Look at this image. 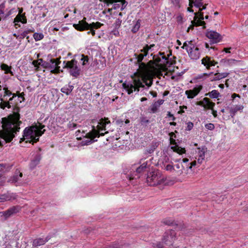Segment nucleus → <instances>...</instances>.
I'll list each match as a JSON object with an SVG mask.
<instances>
[{
    "label": "nucleus",
    "mask_w": 248,
    "mask_h": 248,
    "mask_svg": "<svg viewBox=\"0 0 248 248\" xmlns=\"http://www.w3.org/2000/svg\"><path fill=\"white\" fill-rule=\"evenodd\" d=\"M104 2L108 5L113 4V9L116 10L120 8L123 11L126 6L127 2L125 0H104Z\"/></svg>",
    "instance_id": "obj_11"
},
{
    "label": "nucleus",
    "mask_w": 248,
    "mask_h": 248,
    "mask_svg": "<svg viewBox=\"0 0 248 248\" xmlns=\"http://www.w3.org/2000/svg\"><path fill=\"white\" fill-rule=\"evenodd\" d=\"M202 88V85H197L192 90H186L185 92V94L188 98L192 99L199 94Z\"/></svg>",
    "instance_id": "obj_13"
},
{
    "label": "nucleus",
    "mask_w": 248,
    "mask_h": 248,
    "mask_svg": "<svg viewBox=\"0 0 248 248\" xmlns=\"http://www.w3.org/2000/svg\"><path fill=\"white\" fill-rule=\"evenodd\" d=\"M206 36L212 40V43H217L220 42L221 40L220 34L216 31H207Z\"/></svg>",
    "instance_id": "obj_15"
},
{
    "label": "nucleus",
    "mask_w": 248,
    "mask_h": 248,
    "mask_svg": "<svg viewBox=\"0 0 248 248\" xmlns=\"http://www.w3.org/2000/svg\"><path fill=\"white\" fill-rule=\"evenodd\" d=\"M182 163H184V166H186V165H187L189 163V159L187 158H183L182 160Z\"/></svg>",
    "instance_id": "obj_51"
},
{
    "label": "nucleus",
    "mask_w": 248,
    "mask_h": 248,
    "mask_svg": "<svg viewBox=\"0 0 248 248\" xmlns=\"http://www.w3.org/2000/svg\"><path fill=\"white\" fill-rule=\"evenodd\" d=\"M122 85L128 94H131L134 91L139 92L140 88L144 87V85L140 79H134L132 82L124 83Z\"/></svg>",
    "instance_id": "obj_6"
},
{
    "label": "nucleus",
    "mask_w": 248,
    "mask_h": 248,
    "mask_svg": "<svg viewBox=\"0 0 248 248\" xmlns=\"http://www.w3.org/2000/svg\"><path fill=\"white\" fill-rule=\"evenodd\" d=\"M205 102L204 101V98L202 101H200L197 102V105L202 106L204 108L205 107Z\"/></svg>",
    "instance_id": "obj_55"
},
{
    "label": "nucleus",
    "mask_w": 248,
    "mask_h": 248,
    "mask_svg": "<svg viewBox=\"0 0 248 248\" xmlns=\"http://www.w3.org/2000/svg\"><path fill=\"white\" fill-rule=\"evenodd\" d=\"M32 64L34 65L35 67H36V69L37 70H38V68L39 67L40 65L42 66L43 67H45V64L43 63H40V62L39 63L38 60H34L32 62Z\"/></svg>",
    "instance_id": "obj_42"
},
{
    "label": "nucleus",
    "mask_w": 248,
    "mask_h": 248,
    "mask_svg": "<svg viewBox=\"0 0 248 248\" xmlns=\"http://www.w3.org/2000/svg\"><path fill=\"white\" fill-rule=\"evenodd\" d=\"M213 73H211L210 74H207V73H202L200 75H197L196 77H195V79H200L204 78H206L208 77L211 74Z\"/></svg>",
    "instance_id": "obj_41"
},
{
    "label": "nucleus",
    "mask_w": 248,
    "mask_h": 248,
    "mask_svg": "<svg viewBox=\"0 0 248 248\" xmlns=\"http://www.w3.org/2000/svg\"><path fill=\"white\" fill-rule=\"evenodd\" d=\"M140 27V20L139 19L137 21H136V23L135 24V25H134L131 30V31L134 33H136L139 30Z\"/></svg>",
    "instance_id": "obj_35"
},
{
    "label": "nucleus",
    "mask_w": 248,
    "mask_h": 248,
    "mask_svg": "<svg viewBox=\"0 0 248 248\" xmlns=\"http://www.w3.org/2000/svg\"><path fill=\"white\" fill-rule=\"evenodd\" d=\"M139 64V69L138 72L140 76L145 75L148 70L147 65L143 62L138 63Z\"/></svg>",
    "instance_id": "obj_23"
},
{
    "label": "nucleus",
    "mask_w": 248,
    "mask_h": 248,
    "mask_svg": "<svg viewBox=\"0 0 248 248\" xmlns=\"http://www.w3.org/2000/svg\"><path fill=\"white\" fill-rule=\"evenodd\" d=\"M174 167L176 168V169L178 170H176V173H177L178 175H181L183 173V170H185V168H186V166H185L184 165H183L182 162L175 164Z\"/></svg>",
    "instance_id": "obj_31"
},
{
    "label": "nucleus",
    "mask_w": 248,
    "mask_h": 248,
    "mask_svg": "<svg viewBox=\"0 0 248 248\" xmlns=\"http://www.w3.org/2000/svg\"><path fill=\"white\" fill-rule=\"evenodd\" d=\"M77 126V124L72 123L69 124V127L70 128L74 129Z\"/></svg>",
    "instance_id": "obj_54"
},
{
    "label": "nucleus",
    "mask_w": 248,
    "mask_h": 248,
    "mask_svg": "<svg viewBox=\"0 0 248 248\" xmlns=\"http://www.w3.org/2000/svg\"><path fill=\"white\" fill-rule=\"evenodd\" d=\"M225 109L229 111L231 116L233 118L238 111L243 109V106L242 105H235L230 107H227Z\"/></svg>",
    "instance_id": "obj_20"
},
{
    "label": "nucleus",
    "mask_w": 248,
    "mask_h": 248,
    "mask_svg": "<svg viewBox=\"0 0 248 248\" xmlns=\"http://www.w3.org/2000/svg\"><path fill=\"white\" fill-rule=\"evenodd\" d=\"M154 150H155V147H152V148L151 147L148 150H147L146 152L149 154H152V153L154 152Z\"/></svg>",
    "instance_id": "obj_60"
},
{
    "label": "nucleus",
    "mask_w": 248,
    "mask_h": 248,
    "mask_svg": "<svg viewBox=\"0 0 248 248\" xmlns=\"http://www.w3.org/2000/svg\"><path fill=\"white\" fill-rule=\"evenodd\" d=\"M1 202L5 201H12L16 199L17 195L16 194L10 192H7L3 194H0Z\"/></svg>",
    "instance_id": "obj_21"
},
{
    "label": "nucleus",
    "mask_w": 248,
    "mask_h": 248,
    "mask_svg": "<svg viewBox=\"0 0 248 248\" xmlns=\"http://www.w3.org/2000/svg\"><path fill=\"white\" fill-rule=\"evenodd\" d=\"M90 31H88L87 33L89 34L91 33L93 36H94L95 34V31L93 29H90Z\"/></svg>",
    "instance_id": "obj_59"
},
{
    "label": "nucleus",
    "mask_w": 248,
    "mask_h": 248,
    "mask_svg": "<svg viewBox=\"0 0 248 248\" xmlns=\"http://www.w3.org/2000/svg\"><path fill=\"white\" fill-rule=\"evenodd\" d=\"M25 93L17 91L13 93L6 86L0 85V108L3 109L12 108L13 113L1 119L2 129L0 130V146L12 141L15 134L20 129V108L18 104L24 101Z\"/></svg>",
    "instance_id": "obj_1"
},
{
    "label": "nucleus",
    "mask_w": 248,
    "mask_h": 248,
    "mask_svg": "<svg viewBox=\"0 0 248 248\" xmlns=\"http://www.w3.org/2000/svg\"><path fill=\"white\" fill-rule=\"evenodd\" d=\"M208 5V4H203L202 3V8L200 7L199 8V11L198 12H196L194 13V15H195V19L197 18V15H201V14H202L203 15V13L202 12V11L203 10H205L206 8V6Z\"/></svg>",
    "instance_id": "obj_39"
},
{
    "label": "nucleus",
    "mask_w": 248,
    "mask_h": 248,
    "mask_svg": "<svg viewBox=\"0 0 248 248\" xmlns=\"http://www.w3.org/2000/svg\"><path fill=\"white\" fill-rule=\"evenodd\" d=\"M20 210L21 207L20 206H13L5 211L0 212V217H3L4 219L6 220L11 217L19 212Z\"/></svg>",
    "instance_id": "obj_9"
},
{
    "label": "nucleus",
    "mask_w": 248,
    "mask_h": 248,
    "mask_svg": "<svg viewBox=\"0 0 248 248\" xmlns=\"http://www.w3.org/2000/svg\"><path fill=\"white\" fill-rule=\"evenodd\" d=\"M167 116L168 117H170L171 118V119L173 121H175L176 120V118L174 116V115L171 114L170 112H168V113H167Z\"/></svg>",
    "instance_id": "obj_53"
},
{
    "label": "nucleus",
    "mask_w": 248,
    "mask_h": 248,
    "mask_svg": "<svg viewBox=\"0 0 248 248\" xmlns=\"http://www.w3.org/2000/svg\"><path fill=\"white\" fill-rule=\"evenodd\" d=\"M21 22L23 24H26L27 22V19L25 16V13L23 14V15H17L14 18V22Z\"/></svg>",
    "instance_id": "obj_27"
},
{
    "label": "nucleus",
    "mask_w": 248,
    "mask_h": 248,
    "mask_svg": "<svg viewBox=\"0 0 248 248\" xmlns=\"http://www.w3.org/2000/svg\"><path fill=\"white\" fill-rule=\"evenodd\" d=\"M140 54H138L137 53L134 54V56L137 60V62H141L144 57L146 56L148 54L147 52L146 51H140Z\"/></svg>",
    "instance_id": "obj_30"
},
{
    "label": "nucleus",
    "mask_w": 248,
    "mask_h": 248,
    "mask_svg": "<svg viewBox=\"0 0 248 248\" xmlns=\"http://www.w3.org/2000/svg\"><path fill=\"white\" fill-rule=\"evenodd\" d=\"M236 97L240 98V96L238 94H236L235 93H233V94H232V100L235 99Z\"/></svg>",
    "instance_id": "obj_62"
},
{
    "label": "nucleus",
    "mask_w": 248,
    "mask_h": 248,
    "mask_svg": "<svg viewBox=\"0 0 248 248\" xmlns=\"http://www.w3.org/2000/svg\"><path fill=\"white\" fill-rule=\"evenodd\" d=\"M170 144L171 145H174L175 146L177 145L176 141L173 138H170Z\"/></svg>",
    "instance_id": "obj_58"
},
{
    "label": "nucleus",
    "mask_w": 248,
    "mask_h": 248,
    "mask_svg": "<svg viewBox=\"0 0 248 248\" xmlns=\"http://www.w3.org/2000/svg\"><path fill=\"white\" fill-rule=\"evenodd\" d=\"M82 62V65H85L88 63L89 62V57L87 55H85L84 54L81 55V58L80 59Z\"/></svg>",
    "instance_id": "obj_40"
},
{
    "label": "nucleus",
    "mask_w": 248,
    "mask_h": 248,
    "mask_svg": "<svg viewBox=\"0 0 248 248\" xmlns=\"http://www.w3.org/2000/svg\"><path fill=\"white\" fill-rule=\"evenodd\" d=\"M45 127V125L39 123L38 125H35L26 128L23 132V138L20 139V142L25 140H27L26 142L36 143L39 140V137L42 136L46 131L45 129L42 130Z\"/></svg>",
    "instance_id": "obj_2"
},
{
    "label": "nucleus",
    "mask_w": 248,
    "mask_h": 248,
    "mask_svg": "<svg viewBox=\"0 0 248 248\" xmlns=\"http://www.w3.org/2000/svg\"><path fill=\"white\" fill-rule=\"evenodd\" d=\"M205 127L209 130H213L215 128V125L212 123H208L205 124Z\"/></svg>",
    "instance_id": "obj_45"
},
{
    "label": "nucleus",
    "mask_w": 248,
    "mask_h": 248,
    "mask_svg": "<svg viewBox=\"0 0 248 248\" xmlns=\"http://www.w3.org/2000/svg\"><path fill=\"white\" fill-rule=\"evenodd\" d=\"M186 50L191 59L196 60L200 58L201 53L200 49L197 46L192 48V49H188V48H186Z\"/></svg>",
    "instance_id": "obj_17"
},
{
    "label": "nucleus",
    "mask_w": 248,
    "mask_h": 248,
    "mask_svg": "<svg viewBox=\"0 0 248 248\" xmlns=\"http://www.w3.org/2000/svg\"><path fill=\"white\" fill-rule=\"evenodd\" d=\"M204 101L205 102V109H212L215 106V104L211 101L207 97L204 98Z\"/></svg>",
    "instance_id": "obj_29"
},
{
    "label": "nucleus",
    "mask_w": 248,
    "mask_h": 248,
    "mask_svg": "<svg viewBox=\"0 0 248 248\" xmlns=\"http://www.w3.org/2000/svg\"><path fill=\"white\" fill-rule=\"evenodd\" d=\"M147 162H143L140 166L138 167L136 169V174L134 176H131L129 177V179L133 180L134 179L139 178L140 176L139 175V174L146 171L147 169Z\"/></svg>",
    "instance_id": "obj_18"
},
{
    "label": "nucleus",
    "mask_w": 248,
    "mask_h": 248,
    "mask_svg": "<svg viewBox=\"0 0 248 248\" xmlns=\"http://www.w3.org/2000/svg\"><path fill=\"white\" fill-rule=\"evenodd\" d=\"M33 37L36 41H38L43 39L44 36L42 33L35 32L33 35Z\"/></svg>",
    "instance_id": "obj_38"
},
{
    "label": "nucleus",
    "mask_w": 248,
    "mask_h": 248,
    "mask_svg": "<svg viewBox=\"0 0 248 248\" xmlns=\"http://www.w3.org/2000/svg\"><path fill=\"white\" fill-rule=\"evenodd\" d=\"M202 64H203L207 69L209 70L211 66H215L217 64V62L215 61L212 57L206 56L203 57L202 60Z\"/></svg>",
    "instance_id": "obj_14"
},
{
    "label": "nucleus",
    "mask_w": 248,
    "mask_h": 248,
    "mask_svg": "<svg viewBox=\"0 0 248 248\" xmlns=\"http://www.w3.org/2000/svg\"><path fill=\"white\" fill-rule=\"evenodd\" d=\"M1 69L5 71V73L6 74H11L12 76H13V73L11 71V67L9 66L8 65L5 63H2L0 65Z\"/></svg>",
    "instance_id": "obj_34"
},
{
    "label": "nucleus",
    "mask_w": 248,
    "mask_h": 248,
    "mask_svg": "<svg viewBox=\"0 0 248 248\" xmlns=\"http://www.w3.org/2000/svg\"><path fill=\"white\" fill-rule=\"evenodd\" d=\"M110 123V121L108 118H105L104 119L102 118L99 120L98 125L96 126V128L94 126H93L92 130L88 133H86L85 135H83L82 137L89 139V142H94L95 141L94 140V138L104 136L105 134L108 133V131L105 132V133L101 132L102 131L106 130L107 124ZM82 133L83 134H85V132L84 131H82Z\"/></svg>",
    "instance_id": "obj_3"
},
{
    "label": "nucleus",
    "mask_w": 248,
    "mask_h": 248,
    "mask_svg": "<svg viewBox=\"0 0 248 248\" xmlns=\"http://www.w3.org/2000/svg\"><path fill=\"white\" fill-rule=\"evenodd\" d=\"M205 95L206 96H208L211 98H217L219 96L220 93L217 90H214L211 92L205 93Z\"/></svg>",
    "instance_id": "obj_32"
},
{
    "label": "nucleus",
    "mask_w": 248,
    "mask_h": 248,
    "mask_svg": "<svg viewBox=\"0 0 248 248\" xmlns=\"http://www.w3.org/2000/svg\"><path fill=\"white\" fill-rule=\"evenodd\" d=\"M172 55V51L169 50V53L167 56L165 55L164 52H159L158 55H154L153 60L156 65H161L165 67H170L171 65L175 63V61L171 60L170 57Z\"/></svg>",
    "instance_id": "obj_4"
},
{
    "label": "nucleus",
    "mask_w": 248,
    "mask_h": 248,
    "mask_svg": "<svg viewBox=\"0 0 248 248\" xmlns=\"http://www.w3.org/2000/svg\"><path fill=\"white\" fill-rule=\"evenodd\" d=\"M153 247L154 248H163V244L161 242H157L156 243L153 244Z\"/></svg>",
    "instance_id": "obj_47"
},
{
    "label": "nucleus",
    "mask_w": 248,
    "mask_h": 248,
    "mask_svg": "<svg viewBox=\"0 0 248 248\" xmlns=\"http://www.w3.org/2000/svg\"><path fill=\"white\" fill-rule=\"evenodd\" d=\"M146 181L151 186L160 185L164 182V177L158 170H154L148 173Z\"/></svg>",
    "instance_id": "obj_5"
},
{
    "label": "nucleus",
    "mask_w": 248,
    "mask_h": 248,
    "mask_svg": "<svg viewBox=\"0 0 248 248\" xmlns=\"http://www.w3.org/2000/svg\"><path fill=\"white\" fill-rule=\"evenodd\" d=\"M150 93L154 97H155L157 96V93L154 91H150Z\"/></svg>",
    "instance_id": "obj_63"
},
{
    "label": "nucleus",
    "mask_w": 248,
    "mask_h": 248,
    "mask_svg": "<svg viewBox=\"0 0 248 248\" xmlns=\"http://www.w3.org/2000/svg\"><path fill=\"white\" fill-rule=\"evenodd\" d=\"M77 61L75 60H72L70 61H68L63 68H69V73L73 77H77L80 74V69L77 66Z\"/></svg>",
    "instance_id": "obj_7"
},
{
    "label": "nucleus",
    "mask_w": 248,
    "mask_h": 248,
    "mask_svg": "<svg viewBox=\"0 0 248 248\" xmlns=\"http://www.w3.org/2000/svg\"><path fill=\"white\" fill-rule=\"evenodd\" d=\"M166 170L168 171H172V170H174V166L170 165V164H168L166 167H165Z\"/></svg>",
    "instance_id": "obj_49"
},
{
    "label": "nucleus",
    "mask_w": 248,
    "mask_h": 248,
    "mask_svg": "<svg viewBox=\"0 0 248 248\" xmlns=\"http://www.w3.org/2000/svg\"><path fill=\"white\" fill-rule=\"evenodd\" d=\"M88 23L86 21V18L84 17L82 20L79 21L78 24L73 25L75 29L78 31H83L89 30Z\"/></svg>",
    "instance_id": "obj_16"
},
{
    "label": "nucleus",
    "mask_w": 248,
    "mask_h": 248,
    "mask_svg": "<svg viewBox=\"0 0 248 248\" xmlns=\"http://www.w3.org/2000/svg\"><path fill=\"white\" fill-rule=\"evenodd\" d=\"M158 107H159V106L158 105H157L155 103H154L152 106L151 111L153 113L156 112L158 109Z\"/></svg>",
    "instance_id": "obj_48"
},
{
    "label": "nucleus",
    "mask_w": 248,
    "mask_h": 248,
    "mask_svg": "<svg viewBox=\"0 0 248 248\" xmlns=\"http://www.w3.org/2000/svg\"><path fill=\"white\" fill-rule=\"evenodd\" d=\"M41 159V156L40 154H37L33 159H32L30 164V168L31 169H33L36 166L39 164Z\"/></svg>",
    "instance_id": "obj_24"
},
{
    "label": "nucleus",
    "mask_w": 248,
    "mask_h": 248,
    "mask_svg": "<svg viewBox=\"0 0 248 248\" xmlns=\"http://www.w3.org/2000/svg\"><path fill=\"white\" fill-rule=\"evenodd\" d=\"M48 240L47 238L44 239L42 238H38L35 239L33 241L32 246L34 247H37L44 245Z\"/></svg>",
    "instance_id": "obj_26"
},
{
    "label": "nucleus",
    "mask_w": 248,
    "mask_h": 248,
    "mask_svg": "<svg viewBox=\"0 0 248 248\" xmlns=\"http://www.w3.org/2000/svg\"><path fill=\"white\" fill-rule=\"evenodd\" d=\"M162 222L165 225L169 226L173 225L174 224V220L170 217L164 218Z\"/></svg>",
    "instance_id": "obj_37"
},
{
    "label": "nucleus",
    "mask_w": 248,
    "mask_h": 248,
    "mask_svg": "<svg viewBox=\"0 0 248 248\" xmlns=\"http://www.w3.org/2000/svg\"><path fill=\"white\" fill-rule=\"evenodd\" d=\"M182 48H183V49L185 48L186 49V48H188V44L186 42H185L183 44V46L182 47Z\"/></svg>",
    "instance_id": "obj_64"
},
{
    "label": "nucleus",
    "mask_w": 248,
    "mask_h": 248,
    "mask_svg": "<svg viewBox=\"0 0 248 248\" xmlns=\"http://www.w3.org/2000/svg\"><path fill=\"white\" fill-rule=\"evenodd\" d=\"M212 114L214 116V117H216L217 116V111L215 110L214 108L211 109Z\"/></svg>",
    "instance_id": "obj_61"
},
{
    "label": "nucleus",
    "mask_w": 248,
    "mask_h": 248,
    "mask_svg": "<svg viewBox=\"0 0 248 248\" xmlns=\"http://www.w3.org/2000/svg\"><path fill=\"white\" fill-rule=\"evenodd\" d=\"M229 73L227 72L224 73H216L214 74V77L210 78L211 81H217L219 80L222 78L227 77L229 75Z\"/></svg>",
    "instance_id": "obj_25"
},
{
    "label": "nucleus",
    "mask_w": 248,
    "mask_h": 248,
    "mask_svg": "<svg viewBox=\"0 0 248 248\" xmlns=\"http://www.w3.org/2000/svg\"><path fill=\"white\" fill-rule=\"evenodd\" d=\"M171 149L173 150L174 152L179 154V155H182L186 153L185 148H181V147H179L178 145L172 146L171 147Z\"/></svg>",
    "instance_id": "obj_33"
},
{
    "label": "nucleus",
    "mask_w": 248,
    "mask_h": 248,
    "mask_svg": "<svg viewBox=\"0 0 248 248\" xmlns=\"http://www.w3.org/2000/svg\"><path fill=\"white\" fill-rule=\"evenodd\" d=\"M27 32L24 31L22 33L20 34L19 35V39H24L27 35Z\"/></svg>",
    "instance_id": "obj_52"
},
{
    "label": "nucleus",
    "mask_w": 248,
    "mask_h": 248,
    "mask_svg": "<svg viewBox=\"0 0 248 248\" xmlns=\"http://www.w3.org/2000/svg\"><path fill=\"white\" fill-rule=\"evenodd\" d=\"M188 49H192V48H194L196 47V46L193 44V42L192 41L188 42Z\"/></svg>",
    "instance_id": "obj_50"
},
{
    "label": "nucleus",
    "mask_w": 248,
    "mask_h": 248,
    "mask_svg": "<svg viewBox=\"0 0 248 248\" xmlns=\"http://www.w3.org/2000/svg\"><path fill=\"white\" fill-rule=\"evenodd\" d=\"M187 126L186 128V130L190 131L193 127L194 124L191 122H188L186 123Z\"/></svg>",
    "instance_id": "obj_46"
},
{
    "label": "nucleus",
    "mask_w": 248,
    "mask_h": 248,
    "mask_svg": "<svg viewBox=\"0 0 248 248\" xmlns=\"http://www.w3.org/2000/svg\"><path fill=\"white\" fill-rule=\"evenodd\" d=\"M88 26H89V29H97L100 28L102 25H103V24L99 22H96L95 23L93 22L92 23L89 24L88 23Z\"/></svg>",
    "instance_id": "obj_36"
},
{
    "label": "nucleus",
    "mask_w": 248,
    "mask_h": 248,
    "mask_svg": "<svg viewBox=\"0 0 248 248\" xmlns=\"http://www.w3.org/2000/svg\"><path fill=\"white\" fill-rule=\"evenodd\" d=\"M204 19L203 15L202 14L197 15V18L195 19V16H194V20L195 23V26H203V29H205V23L203 20Z\"/></svg>",
    "instance_id": "obj_22"
},
{
    "label": "nucleus",
    "mask_w": 248,
    "mask_h": 248,
    "mask_svg": "<svg viewBox=\"0 0 248 248\" xmlns=\"http://www.w3.org/2000/svg\"><path fill=\"white\" fill-rule=\"evenodd\" d=\"M25 32H27V34H29L31 32H34V30L33 28H30V29H27V30H26L25 31H24Z\"/></svg>",
    "instance_id": "obj_56"
},
{
    "label": "nucleus",
    "mask_w": 248,
    "mask_h": 248,
    "mask_svg": "<svg viewBox=\"0 0 248 248\" xmlns=\"http://www.w3.org/2000/svg\"><path fill=\"white\" fill-rule=\"evenodd\" d=\"M155 46V44H152L150 45V46L146 45L145 46L143 47V48L140 50V51H146V52H147V53H148L149 49H150L152 47H154Z\"/></svg>",
    "instance_id": "obj_43"
},
{
    "label": "nucleus",
    "mask_w": 248,
    "mask_h": 248,
    "mask_svg": "<svg viewBox=\"0 0 248 248\" xmlns=\"http://www.w3.org/2000/svg\"><path fill=\"white\" fill-rule=\"evenodd\" d=\"M197 162V160H194L189 163L187 165H186V169H191L192 167L195 166L196 165V163Z\"/></svg>",
    "instance_id": "obj_44"
},
{
    "label": "nucleus",
    "mask_w": 248,
    "mask_h": 248,
    "mask_svg": "<svg viewBox=\"0 0 248 248\" xmlns=\"http://www.w3.org/2000/svg\"><path fill=\"white\" fill-rule=\"evenodd\" d=\"M198 152L197 156L198 158H196L197 159V163L199 164H201L204 160L205 153L207 151V148L205 146H202V148H198Z\"/></svg>",
    "instance_id": "obj_19"
},
{
    "label": "nucleus",
    "mask_w": 248,
    "mask_h": 248,
    "mask_svg": "<svg viewBox=\"0 0 248 248\" xmlns=\"http://www.w3.org/2000/svg\"><path fill=\"white\" fill-rule=\"evenodd\" d=\"M23 174L22 172L19 171H16L15 174L11 177L8 180V182L14 184L16 186H20L22 184V181L21 178L22 177Z\"/></svg>",
    "instance_id": "obj_12"
},
{
    "label": "nucleus",
    "mask_w": 248,
    "mask_h": 248,
    "mask_svg": "<svg viewBox=\"0 0 248 248\" xmlns=\"http://www.w3.org/2000/svg\"><path fill=\"white\" fill-rule=\"evenodd\" d=\"M202 0H189V6H195L198 8L202 7Z\"/></svg>",
    "instance_id": "obj_28"
},
{
    "label": "nucleus",
    "mask_w": 248,
    "mask_h": 248,
    "mask_svg": "<svg viewBox=\"0 0 248 248\" xmlns=\"http://www.w3.org/2000/svg\"><path fill=\"white\" fill-rule=\"evenodd\" d=\"M164 102V100L163 99H159L157 101L155 102V103L158 105L159 107L162 105Z\"/></svg>",
    "instance_id": "obj_57"
},
{
    "label": "nucleus",
    "mask_w": 248,
    "mask_h": 248,
    "mask_svg": "<svg viewBox=\"0 0 248 248\" xmlns=\"http://www.w3.org/2000/svg\"><path fill=\"white\" fill-rule=\"evenodd\" d=\"M60 62H58L56 59H51L49 62H44L45 67L50 70L51 73L53 74H58L60 72V67L58 65Z\"/></svg>",
    "instance_id": "obj_10"
},
{
    "label": "nucleus",
    "mask_w": 248,
    "mask_h": 248,
    "mask_svg": "<svg viewBox=\"0 0 248 248\" xmlns=\"http://www.w3.org/2000/svg\"><path fill=\"white\" fill-rule=\"evenodd\" d=\"M176 234L175 232L172 230L166 232L162 238V242L166 246H172L176 240Z\"/></svg>",
    "instance_id": "obj_8"
}]
</instances>
